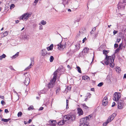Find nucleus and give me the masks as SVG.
I'll return each mask as SVG.
<instances>
[{
  "label": "nucleus",
  "mask_w": 126,
  "mask_h": 126,
  "mask_svg": "<svg viewBox=\"0 0 126 126\" xmlns=\"http://www.w3.org/2000/svg\"><path fill=\"white\" fill-rule=\"evenodd\" d=\"M109 52V51L105 49L103 50V53L106 55V58L105 61L101 62V63L104 65V63L106 65L110 64V66L111 67H113L114 66L113 63L114 58L115 57L114 54H112L111 56H108L107 54Z\"/></svg>",
  "instance_id": "1"
},
{
  "label": "nucleus",
  "mask_w": 126,
  "mask_h": 126,
  "mask_svg": "<svg viewBox=\"0 0 126 126\" xmlns=\"http://www.w3.org/2000/svg\"><path fill=\"white\" fill-rule=\"evenodd\" d=\"M76 116L75 115H66L64 117L63 120L59 122L58 123V124L59 125H62L64 124V122H65L67 120L72 121L74 120Z\"/></svg>",
  "instance_id": "2"
},
{
  "label": "nucleus",
  "mask_w": 126,
  "mask_h": 126,
  "mask_svg": "<svg viewBox=\"0 0 126 126\" xmlns=\"http://www.w3.org/2000/svg\"><path fill=\"white\" fill-rule=\"evenodd\" d=\"M28 72H27L25 73L23 75L25 76V81L24 83L27 86L30 83V75L29 74H27Z\"/></svg>",
  "instance_id": "3"
},
{
  "label": "nucleus",
  "mask_w": 126,
  "mask_h": 126,
  "mask_svg": "<svg viewBox=\"0 0 126 126\" xmlns=\"http://www.w3.org/2000/svg\"><path fill=\"white\" fill-rule=\"evenodd\" d=\"M124 104V101L121 100H119L118 102L117 105L118 109H122L123 108Z\"/></svg>",
  "instance_id": "4"
},
{
  "label": "nucleus",
  "mask_w": 126,
  "mask_h": 126,
  "mask_svg": "<svg viewBox=\"0 0 126 126\" xmlns=\"http://www.w3.org/2000/svg\"><path fill=\"white\" fill-rule=\"evenodd\" d=\"M80 126H89L88 125V123L86 119L85 118H82L80 119Z\"/></svg>",
  "instance_id": "5"
},
{
  "label": "nucleus",
  "mask_w": 126,
  "mask_h": 126,
  "mask_svg": "<svg viewBox=\"0 0 126 126\" xmlns=\"http://www.w3.org/2000/svg\"><path fill=\"white\" fill-rule=\"evenodd\" d=\"M56 81L54 80H53L52 79L50 80L49 82L47 85L48 89L52 88H53L55 85Z\"/></svg>",
  "instance_id": "6"
},
{
  "label": "nucleus",
  "mask_w": 126,
  "mask_h": 126,
  "mask_svg": "<svg viewBox=\"0 0 126 126\" xmlns=\"http://www.w3.org/2000/svg\"><path fill=\"white\" fill-rule=\"evenodd\" d=\"M114 98L113 99L114 101H118L120 97V94L119 93L115 92L113 95Z\"/></svg>",
  "instance_id": "7"
},
{
  "label": "nucleus",
  "mask_w": 126,
  "mask_h": 126,
  "mask_svg": "<svg viewBox=\"0 0 126 126\" xmlns=\"http://www.w3.org/2000/svg\"><path fill=\"white\" fill-rule=\"evenodd\" d=\"M126 4H123L122 2H119L117 5V8L119 9H124Z\"/></svg>",
  "instance_id": "8"
},
{
  "label": "nucleus",
  "mask_w": 126,
  "mask_h": 126,
  "mask_svg": "<svg viewBox=\"0 0 126 126\" xmlns=\"http://www.w3.org/2000/svg\"><path fill=\"white\" fill-rule=\"evenodd\" d=\"M31 15L30 14L28 13H25L22 16L20 17V18L23 20L25 19L27 20Z\"/></svg>",
  "instance_id": "9"
},
{
  "label": "nucleus",
  "mask_w": 126,
  "mask_h": 126,
  "mask_svg": "<svg viewBox=\"0 0 126 126\" xmlns=\"http://www.w3.org/2000/svg\"><path fill=\"white\" fill-rule=\"evenodd\" d=\"M80 41H78L77 43L75 45V48L74 49V51H76L79 50L80 48Z\"/></svg>",
  "instance_id": "10"
},
{
  "label": "nucleus",
  "mask_w": 126,
  "mask_h": 126,
  "mask_svg": "<svg viewBox=\"0 0 126 126\" xmlns=\"http://www.w3.org/2000/svg\"><path fill=\"white\" fill-rule=\"evenodd\" d=\"M59 69H57L56 71H55L53 73V78L52 79H53V80H56V78H57V76L58 74L59 73H60V72H59Z\"/></svg>",
  "instance_id": "11"
},
{
  "label": "nucleus",
  "mask_w": 126,
  "mask_h": 126,
  "mask_svg": "<svg viewBox=\"0 0 126 126\" xmlns=\"http://www.w3.org/2000/svg\"><path fill=\"white\" fill-rule=\"evenodd\" d=\"M108 99L106 97H104L102 101V103L103 106H106L108 103Z\"/></svg>",
  "instance_id": "12"
},
{
  "label": "nucleus",
  "mask_w": 126,
  "mask_h": 126,
  "mask_svg": "<svg viewBox=\"0 0 126 126\" xmlns=\"http://www.w3.org/2000/svg\"><path fill=\"white\" fill-rule=\"evenodd\" d=\"M63 2L62 3L64 7L68 6L69 1L68 0H62Z\"/></svg>",
  "instance_id": "13"
},
{
  "label": "nucleus",
  "mask_w": 126,
  "mask_h": 126,
  "mask_svg": "<svg viewBox=\"0 0 126 126\" xmlns=\"http://www.w3.org/2000/svg\"><path fill=\"white\" fill-rule=\"evenodd\" d=\"M47 51L45 49H44L41 50V54L42 56H46L47 53Z\"/></svg>",
  "instance_id": "14"
},
{
  "label": "nucleus",
  "mask_w": 126,
  "mask_h": 126,
  "mask_svg": "<svg viewBox=\"0 0 126 126\" xmlns=\"http://www.w3.org/2000/svg\"><path fill=\"white\" fill-rule=\"evenodd\" d=\"M78 113L79 115H82L83 114V111L80 108H78Z\"/></svg>",
  "instance_id": "15"
},
{
  "label": "nucleus",
  "mask_w": 126,
  "mask_h": 126,
  "mask_svg": "<svg viewBox=\"0 0 126 126\" xmlns=\"http://www.w3.org/2000/svg\"><path fill=\"white\" fill-rule=\"evenodd\" d=\"M89 51V49L87 47H85L83 50L82 52H84L85 53H87Z\"/></svg>",
  "instance_id": "16"
},
{
  "label": "nucleus",
  "mask_w": 126,
  "mask_h": 126,
  "mask_svg": "<svg viewBox=\"0 0 126 126\" xmlns=\"http://www.w3.org/2000/svg\"><path fill=\"white\" fill-rule=\"evenodd\" d=\"M53 45L52 44L49 47H47V49L48 51L51 50L53 49Z\"/></svg>",
  "instance_id": "17"
},
{
  "label": "nucleus",
  "mask_w": 126,
  "mask_h": 126,
  "mask_svg": "<svg viewBox=\"0 0 126 126\" xmlns=\"http://www.w3.org/2000/svg\"><path fill=\"white\" fill-rule=\"evenodd\" d=\"M116 115V114L115 113H113L109 117V118H110L111 119V120H112Z\"/></svg>",
  "instance_id": "18"
},
{
  "label": "nucleus",
  "mask_w": 126,
  "mask_h": 126,
  "mask_svg": "<svg viewBox=\"0 0 126 126\" xmlns=\"http://www.w3.org/2000/svg\"><path fill=\"white\" fill-rule=\"evenodd\" d=\"M49 122L50 123H52L51 124L53 126H55L56 125V122L55 120H50L49 121Z\"/></svg>",
  "instance_id": "19"
},
{
  "label": "nucleus",
  "mask_w": 126,
  "mask_h": 126,
  "mask_svg": "<svg viewBox=\"0 0 126 126\" xmlns=\"http://www.w3.org/2000/svg\"><path fill=\"white\" fill-rule=\"evenodd\" d=\"M8 34V32L7 31H6L4 32L1 35V36L2 37H4L6 36Z\"/></svg>",
  "instance_id": "20"
},
{
  "label": "nucleus",
  "mask_w": 126,
  "mask_h": 126,
  "mask_svg": "<svg viewBox=\"0 0 126 126\" xmlns=\"http://www.w3.org/2000/svg\"><path fill=\"white\" fill-rule=\"evenodd\" d=\"M82 78L83 79L87 80L88 81L90 79L89 77L87 76H82Z\"/></svg>",
  "instance_id": "21"
},
{
  "label": "nucleus",
  "mask_w": 126,
  "mask_h": 126,
  "mask_svg": "<svg viewBox=\"0 0 126 126\" xmlns=\"http://www.w3.org/2000/svg\"><path fill=\"white\" fill-rule=\"evenodd\" d=\"M10 120V118H8V119H5L4 118H2L1 119V121L2 122H8Z\"/></svg>",
  "instance_id": "22"
},
{
  "label": "nucleus",
  "mask_w": 126,
  "mask_h": 126,
  "mask_svg": "<svg viewBox=\"0 0 126 126\" xmlns=\"http://www.w3.org/2000/svg\"><path fill=\"white\" fill-rule=\"evenodd\" d=\"M92 117V115L91 114L88 115V116L86 117L85 118H85V119H86V121H87V120H89L90 118H91Z\"/></svg>",
  "instance_id": "23"
},
{
  "label": "nucleus",
  "mask_w": 126,
  "mask_h": 126,
  "mask_svg": "<svg viewBox=\"0 0 126 126\" xmlns=\"http://www.w3.org/2000/svg\"><path fill=\"white\" fill-rule=\"evenodd\" d=\"M82 106L84 109H88L89 107H88L86 104H82Z\"/></svg>",
  "instance_id": "24"
},
{
  "label": "nucleus",
  "mask_w": 126,
  "mask_h": 126,
  "mask_svg": "<svg viewBox=\"0 0 126 126\" xmlns=\"http://www.w3.org/2000/svg\"><path fill=\"white\" fill-rule=\"evenodd\" d=\"M19 54V52H17L16 54H15V55H13L12 56V59H14L15 58L17 57L18 55Z\"/></svg>",
  "instance_id": "25"
},
{
  "label": "nucleus",
  "mask_w": 126,
  "mask_h": 126,
  "mask_svg": "<svg viewBox=\"0 0 126 126\" xmlns=\"http://www.w3.org/2000/svg\"><path fill=\"white\" fill-rule=\"evenodd\" d=\"M6 56L4 54H3L2 55L0 56V60H2L3 58H5Z\"/></svg>",
  "instance_id": "26"
},
{
  "label": "nucleus",
  "mask_w": 126,
  "mask_h": 126,
  "mask_svg": "<svg viewBox=\"0 0 126 126\" xmlns=\"http://www.w3.org/2000/svg\"><path fill=\"white\" fill-rule=\"evenodd\" d=\"M46 23V22L44 20H42L41 22V24L40 23H39V24L40 25L41 24H42V25H45Z\"/></svg>",
  "instance_id": "27"
},
{
  "label": "nucleus",
  "mask_w": 126,
  "mask_h": 126,
  "mask_svg": "<svg viewBox=\"0 0 126 126\" xmlns=\"http://www.w3.org/2000/svg\"><path fill=\"white\" fill-rule=\"evenodd\" d=\"M54 60V58L53 56H51L49 59L50 62H52Z\"/></svg>",
  "instance_id": "28"
},
{
  "label": "nucleus",
  "mask_w": 126,
  "mask_h": 126,
  "mask_svg": "<svg viewBox=\"0 0 126 126\" xmlns=\"http://www.w3.org/2000/svg\"><path fill=\"white\" fill-rule=\"evenodd\" d=\"M31 66H32V65L31 64H30V65L25 69V70H27L30 69L31 68Z\"/></svg>",
  "instance_id": "29"
},
{
  "label": "nucleus",
  "mask_w": 126,
  "mask_h": 126,
  "mask_svg": "<svg viewBox=\"0 0 126 126\" xmlns=\"http://www.w3.org/2000/svg\"><path fill=\"white\" fill-rule=\"evenodd\" d=\"M24 38L25 40H28L29 38V35H25L24 36Z\"/></svg>",
  "instance_id": "30"
},
{
  "label": "nucleus",
  "mask_w": 126,
  "mask_h": 126,
  "mask_svg": "<svg viewBox=\"0 0 126 126\" xmlns=\"http://www.w3.org/2000/svg\"><path fill=\"white\" fill-rule=\"evenodd\" d=\"M22 114V113L21 111L19 112L17 114V116L18 117H21Z\"/></svg>",
  "instance_id": "31"
},
{
  "label": "nucleus",
  "mask_w": 126,
  "mask_h": 126,
  "mask_svg": "<svg viewBox=\"0 0 126 126\" xmlns=\"http://www.w3.org/2000/svg\"><path fill=\"white\" fill-rule=\"evenodd\" d=\"M60 88L59 87H57V90L56 91V94H57V93H59V92L60 91Z\"/></svg>",
  "instance_id": "32"
},
{
  "label": "nucleus",
  "mask_w": 126,
  "mask_h": 126,
  "mask_svg": "<svg viewBox=\"0 0 126 126\" xmlns=\"http://www.w3.org/2000/svg\"><path fill=\"white\" fill-rule=\"evenodd\" d=\"M77 68L78 70V71L79 73H81L80 68L79 66H77Z\"/></svg>",
  "instance_id": "33"
},
{
  "label": "nucleus",
  "mask_w": 126,
  "mask_h": 126,
  "mask_svg": "<svg viewBox=\"0 0 126 126\" xmlns=\"http://www.w3.org/2000/svg\"><path fill=\"white\" fill-rule=\"evenodd\" d=\"M103 84V83L102 82H100L99 83L98 85L97 86L99 87H101L102 86Z\"/></svg>",
  "instance_id": "34"
},
{
  "label": "nucleus",
  "mask_w": 126,
  "mask_h": 126,
  "mask_svg": "<svg viewBox=\"0 0 126 126\" xmlns=\"http://www.w3.org/2000/svg\"><path fill=\"white\" fill-rule=\"evenodd\" d=\"M15 7V5L13 4H12L10 7V8L11 9Z\"/></svg>",
  "instance_id": "35"
},
{
  "label": "nucleus",
  "mask_w": 126,
  "mask_h": 126,
  "mask_svg": "<svg viewBox=\"0 0 126 126\" xmlns=\"http://www.w3.org/2000/svg\"><path fill=\"white\" fill-rule=\"evenodd\" d=\"M34 58H32L31 59V63L32 64V63H34Z\"/></svg>",
  "instance_id": "36"
},
{
  "label": "nucleus",
  "mask_w": 126,
  "mask_h": 126,
  "mask_svg": "<svg viewBox=\"0 0 126 126\" xmlns=\"http://www.w3.org/2000/svg\"><path fill=\"white\" fill-rule=\"evenodd\" d=\"M112 120H111V119L110 118H109V117L108 118V119L106 121V122H107V123H108L110 122Z\"/></svg>",
  "instance_id": "37"
},
{
  "label": "nucleus",
  "mask_w": 126,
  "mask_h": 126,
  "mask_svg": "<svg viewBox=\"0 0 126 126\" xmlns=\"http://www.w3.org/2000/svg\"><path fill=\"white\" fill-rule=\"evenodd\" d=\"M10 69L11 70H12L14 71H15V70L13 68V67L11 66H10L9 67Z\"/></svg>",
  "instance_id": "38"
},
{
  "label": "nucleus",
  "mask_w": 126,
  "mask_h": 126,
  "mask_svg": "<svg viewBox=\"0 0 126 126\" xmlns=\"http://www.w3.org/2000/svg\"><path fill=\"white\" fill-rule=\"evenodd\" d=\"M91 94H90L89 93H88L87 94V97H89V98H90L91 97Z\"/></svg>",
  "instance_id": "39"
},
{
  "label": "nucleus",
  "mask_w": 126,
  "mask_h": 126,
  "mask_svg": "<svg viewBox=\"0 0 126 126\" xmlns=\"http://www.w3.org/2000/svg\"><path fill=\"white\" fill-rule=\"evenodd\" d=\"M1 103L2 105H3L5 103V102L3 100H2L1 102Z\"/></svg>",
  "instance_id": "40"
},
{
  "label": "nucleus",
  "mask_w": 126,
  "mask_h": 126,
  "mask_svg": "<svg viewBox=\"0 0 126 126\" xmlns=\"http://www.w3.org/2000/svg\"><path fill=\"white\" fill-rule=\"evenodd\" d=\"M39 29L40 30H42L43 29V26L42 25H41L39 26Z\"/></svg>",
  "instance_id": "41"
},
{
  "label": "nucleus",
  "mask_w": 126,
  "mask_h": 126,
  "mask_svg": "<svg viewBox=\"0 0 126 126\" xmlns=\"http://www.w3.org/2000/svg\"><path fill=\"white\" fill-rule=\"evenodd\" d=\"M33 107H32L31 106H30L29 108H28V110H33Z\"/></svg>",
  "instance_id": "42"
},
{
  "label": "nucleus",
  "mask_w": 126,
  "mask_h": 126,
  "mask_svg": "<svg viewBox=\"0 0 126 126\" xmlns=\"http://www.w3.org/2000/svg\"><path fill=\"white\" fill-rule=\"evenodd\" d=\"M58 48H62V47H63V46L62 45H61V44H60V46H59V44H58Z\"/></svg>",
  "instance_id": "43"
},
{
  "label": "nucleus",
  "mask_w": 126,
  "mask_h": 126,
  "mask_svg": "<svg viewBox=\"0 0 126 126\" xmlns=\"http://www.w3.org/2000/svg\"><path fill=\"white\" fill-rule=\"evenodd\" d=\"M118 32L117 31L114 30L113 32V34L115 35Z\"/></svg>",
  "instance_id": "44"
},
{
  "label": "nucleus",
  "mask_w": 126,
  "mask_h": 126,
  "mask_svg": "<svg viewBox=\"0 0 126 126\" xmlns=\"http://www.w3.org/2000/svg\"><path fill=\"white\" fill-rule=\"evenodd\" d=\"M71 88V87L70 86H68L66 89H67L69 91H70V90Z\"/></svg>",
  "instance_id": "45"
},
{
  "label": "nucleus",
  "mask_w": 126,
  "mask_h": 126,
  "mask_svg": "<svg viewBox=\"0 0 126 126\" xmlns=\"http://www.w3.org/2000/svg\"><path fill=\"white\" fill-rule=\"evenodd\" d=\"M122 43L121 44L119 45V46L118 48L120 49H121V47L122 46Z\"/></svg>",
  "instance_id": "46"
},
{
  "label": "nucleus",
  "mask_w": 126,
  "mask_h": 126,
  "mask_svg": "<svg viewBox=\"0 0 126 126\" xmlns=\"http://www.w3.org/2000/svg\"><path fill=\"white\" fill-rule=\"evenodd\" d=\"M115 104H116V103H115V102H113L112 103V105L111 106V107H114L115 106Z\"/></svg>",
  "instance_id": "47"
},
{
  "label": "nucleus",
  "mask_w": 126,
  "mask_h": 126,
  "mask_svg": "<svg viewBox=\"0 0 126 126\" xmlns=\"http://www.w3.org/2000/svg\"><path fill=\"white\" fill-rule=\"evenodd\" d=\"M87 39L85 37L82 40V43H83Z\"/></svg>",
  "instance_id": "48"
},
{
  "label": "nucleus",
  "mask_w": 126,
  "mask_h": 126,
  "mask_svg": "<svg viewBox=\"0 0 126 126\" xmlns=\"http://www.w3.org/2000/svg\"><path fill=\"white\" fill-rule=\"evenodd\" d=\"M50 53H49V52L47 53V54H46V56L47 57H48V56L49 57L50 56Z\"/></svg>",
  "instance_id": "49"
},
{
  "label": "nucleus",
  "mask_w": 126,
  "mask_h": 126,
  "mask_svg": "<svg viewBox=\"0 0 126 126\" xmlns=\"http://www.w3.org/2000/svg\"><path fill=\"white\" fill-rule=\"evenodd\" d=\"M118 47V45L117 44H115L114 45V47L115 48H117Z\"/></svg>",
  "instance_id": "50"
},
{
  "label": "nucleus",
  "mask_w": 126,
  "mask_h": 126,
  "mask_svg": "<svg viewBox=\"0 0 126 126\" xmlns=\"http://www.w3.org/2000/svg\"><path fill=\"white\" fill-rule=\"evenodd\" d=\"M108 124L107 122H106L103 124V126H106Z\"/></svg>",
  "instance_id": "51"
},
{
  "label": "nucleus",
  "mask_w": 126,
  "mask_h": 126,
  "mask_svg": "<svg viewBox=\"0 0 126 126\" xmlns=\"http://www.w3.org/2000/svg\"><path fill=\"white\" fill-rule=\"evenodd\" d=\"M5 112L6 113H8L9 112L8 110L7 109H5Z\"/></svg>",
  "instance_id": "52"
},
{
  "label": "nucleus",
  "mask_w": 126,
  "mask_h": 126,
  "mask_svg": "<svg viewBox=\"0 0 126 126\" xmlns=\"http://www.w3.org/2000/svg\"><path fill=\"white\" fill-rule=\"evenodd\" d=\"M96 30V27H94V28L92 29V31H95Z\"/></svg>",
  "instance_id": "53"
},
{
  "label": "nucleus",
  "mask_w": 126,
  "mask_h": 126,
  "mask_svg": "<svg viewBox=\"0 0 126 126\" xmlns=\"http://www.w3.org/2000/svg\"><path fill=\"white\" fill-rule=\"evenodd\" d=\"M123 4H126V0H123L122 2Z\"/></svg>",
  "instance_id": "54"
},
{
  "label": "nucleus",
  "mask_w": 126,
  "mask_h": 126,
  "mask_svg": "<svg viewBox=\"0 0 126 126\" xmlns=\"http://www.w3.org/2000/svg\"><path fill=\"white\" fill-rule=\"evenodd\" d=\"M44 108L43 107H40L39 110H42Z\"/></svg>",
  "instance_id": "55"
},
{
  "label": "nucleus",
  "mask_w": 126,
  "mask_h": 126,
  "mask_svg": "<svg viewBox=\"0 0 126 126\" xmlns=\"http://www.w3.org/2000/svg\"><path fill=\"white\" fill-rule=\"evenodd\" d=\"M120 50V49H119L118 48H117L116 49L115 51L117 52H118Z\"/></svg>",
  "instance_id": "56"
},
{
  "label": "nucleus",
  "mask_w": 126,
  "mask_h": 126,
  "mask_svg": "<svg viewBox=\"0 0 126 126\" xmlns=\"http://www.w3.org/2000/svg\"><path fill=\"white\" fill-rule=\"evenodd\" d=\"M32 121V120L31 119H30L29 120V121L28 122V123H30Z\"/></svg>",
  "instance_id": "57"
},
{
  "label": "nucleus",
  "mask_w": 126,
  "mask_h": 126,
  "mask_svg": "<svg viewBox=\"0 0 126 126\" xmlns=\"http://www.w3.org/2000/svg\"><path fill=\"white\" fill-rule=\"evenodd\" d=\"M68 68L69 69H71V68L70 67V66L69 65H68L67 66Z\"/></svg>",
  "instance_id": "58"
},
{
  "label": "nucleus",
  "mask_w": 126,
  "mask_h": 126,
  "mask_svg": "<svg viewBox=\"0 0 126 126\" xmlns=\"http://www.w3.org/2000/svg\"><path fill=\"white\" fill-rule=\"evenodd\" d=\"M0 97L3 99H4V96H0Z\"/></svg>",
  "instance_id": "59"
},
{
  "label": "nucleus",
  "mask_w": 126,
  "mask_h": 126,
  "mask_svg": "<svg viewBox=\"0 0 126 126\" xmlns=\"http://www.w3.org/2000/svg\"><path fill=\"white\" fill-rule=\"evenodd\" d=\"M91 90L93 91H94V88H92L91 89Z\"/></svg>",
  "instance_id": "60"
},
{
  "label": "nucleus",
  "mask_w": 126,
  "mask_h": 126,
  "mask_svg": "<svg viewBox=\"0 0 126 126\" xmlns=\"http://www.w3.org/2000/svg\"><path fill=\"white\" fill-rule=\"evenodd\" d=\"M15 23H18L19 22V20H15Z\"/></svg>",
  "instance_id": "61"
},
{
  "label": "nucleus",
  "mask_w": 126,
  "mask_h": 126,
  "mask_svg": "<svg viewBox=\"0 0 126 126\" xmlns=\"http://www.w3.org/2000/svg\"><path fill=\"white\" fill-rule=\"evenodd\" d=\"M38 0H35L34 2L36 4L38 2Z\"/></svg>",
  "instance_id": "62"
},
{
  "label": "nucleus",
  "mask_w": 126,
  "mask_h": 126,
  "mask_svg": "<svg viewBox=\"0 0 126 126\" xmlns=\"http://www.w3.org/2000/svg\"><path fill=\"white\" fill-rule=\"evenodd\" d=\"M120 40H121V39H117V42L118 43H119L120 41Z\"/></svg>",
  "instance_id": "63"
},
{
  "label": "nucleus",
  "mask_w": 126,
  "mask_h": 126,
  "mask_svg": "<svg viewBox=\"0 0 126 126\" xmlns=\"http://www.w3.org/2000/svg\"><path fill=\"white\" fill-rule=\"evenodd\" d=\"M124 78H126V74L124 75Z\"/></svg>",
  "instance_id": "64"
}]
</instances>
